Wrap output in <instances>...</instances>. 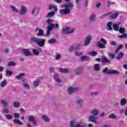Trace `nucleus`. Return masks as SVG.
Masks as SVG:
<instances>
[{"label": "nucleus", "mask_w": 127, "mask_h": 127, "mask_svg": "<svg viewBox=\"0 0 127 127\" xmlns=\"http://www.w3.org/2000/svg\"><path fill=\"white\" fill-rule=\"evenodd\" d=\"M74 4L72 2H69L63 5V7H64L65 9H61L60 10V14L62 15H67V14H70L71 9L73 8Z\"/></svg>", "instance_id": "nucleus-1"}, {"label": "nucleus", "mask_w": 127, "mask_h": 127, "mask_svg": "<svg viewBox=\"0 0 127 127\" xmlns=\"http://www.w3.org/2000/svg\"><path fill=\"white\" fill-rule=\"evenodd\" d=\"M31 41L32 43L34 42L35 43H36V44H37L39 47H44V46L45 45L46 39L32 37L31 38Z\"/></svg>", "instance_id": "nucleus-2"}, {"label": "nucleus", "mask_w": 127, "mask_h": 127, "mask_svg": "<svg viewBox=\"0 0 127 127\" xmlns=\"http://www.w3.org/2000/svg\"><path fill=\"white\" fill-rule=\"evenodd\" d=\"M102 73L108 75H120L121 74L120 71L115 69H109L108 67H106L103 69Z\"/></svg>", "instance_id": "nucleus-3"}, {"label": "nucleus", "mask_w": 127, "mask_h": 127, "mask_svg": "<svg viewBox=\"0 0 127 127\" xmlns=\"http://www.w3.org/2000/svg\"><path fill=\"white\" fill-rule=\"evenodd\" d=\"M77 122L75 120L71 121L69 123V126L70 127H86L87 125L83 122L80 121L77 124Z\"/></svg>", "instance_id": "nucleus-4"}, {"label": "nucleus", "mask_w": 127, "mask_h": 127, "mask_svg": "<svg viewBox=\"0 0 127 127\" xmlns=\"http://www.w3.org/2000/svg\"><path fill=\"white\" fill-rule=\"evenodd\" d=\"M75 31V28H72L71 27H64L62 31V34H71V33H74Z\"/></svg>", "instance_id": "nucleus-5"}, {"label": "nucleus", "mask_w": 127, "mask_h": 127, "mask_svg": "<svg viewBox=\"0 0 127 127\" xmlns=\"http://www.w3.org/2000/svg\"><path fill=\"white\" fill-rule=\"evenodd\" d=\"M59 28V24H54L52 25H49L47 27V34L46 35V36H49V35H50V33H51V30L53 29V28H55L56 29H57V28Z\"/></svg>", "instance_id": "nucleus-6"}, {"label": "nucleus", "mask_w": 127, "mask_h": 127, "mask_svg": "<svg viewBox=\"0 0 127 127\" xmlns=\"http://www.w3.org/2000/svg\"><path fill=\"white\" fill-rule=\"evenodd\" d=\"M119 31L120 33L123 35L118 36V38H127V34L126 33L125 28L120 27Z\"/></svg>", "instance_id": "nucleus-7"}, {"label": "nucleus", "mask_w": 127, "mask_h": 127, "mask_svg": "<svg viewBox=\"0 0 127 127\" xmlns=\"http://www.w3.org/2000/svg\"><path fill=\"white\" fill-rule=\"evenodd\" d=\"M80 88L76 87H70L68 88V93L71 95V94H73V93H75V92H77V91H79Z\"/></svg>", "instance_id": "nucleus-8"}, {"label": "nucleus", "mask_w": 127, "mask_h": 127, "mask_svg": "<svg viewBox=\"0 0 127 127\" xmlns=\"http://www.w3.org/2000/svg\"><path fill=\"white\" fill-rule=\"evenodd\" d=\"M22 52L23 53L25 56H26L27 57H29L32 55L31 52H30V50L29 49H23L22 50Z\"/></svg>", "instance_id": "nucleus-9"}, {"label": "nucleus", "mask_w": 127, "mask_h": 127, "mask_svg": "<svg viewBox=\"0 0 127 127\" xmlns=\"http://www.w3.org/2000/svg\"><path fill=\"white\" fill-rule=\"evenodd\" d=\"M28 120L29 122H31V123H33L34 126L35 127H37L38 125L36 123V120H35V117L33 116H30L28 117Z\"/></svg>", "instance_id": "nucleus-10"}, {"label": "nucleus", "mask_w": 127, "mask_h": 127, "mask_svg": "<svg viewBox=\"0 0 127 127\" xmlns=\"http://www.w3.org/2000/svg\"><path fill=\"white\" fill-rule=\"evenodd\" d=\"M101 62L103 64L107 65V64H111V60L107 59V57L103 56L101 60Z\"/></svg>", "instance_id": "nucleus-11"}, {"label": "nucleus", "mask_w": 127, "mask_h": 127, "mask_svg": "<svg viewBox=\"0 0 127 127\" xmlns=\"http://www.w3.org/2000/svg\"><path fill=\"white\" fill-rule=\"evenodd\" d=\"M18 12L20 14H21V15H24L25 14H26V12H27L26 7L22 6L21 8L20 9Z\"/></svg>", "instance_id": "nucleus-12"}, {"label": "nucleus", "mask_w": 127, "mask_h": 127, "mask_svg": "<svg viewBox=\"0 0 127 127\" xmlns=\"http://www.w3.org/2000/svg\"><path fill=\"white\" fill-rule=\"evenodd\" d=\"M97 119H98V118L96 116L90 115L88 118V121H90V122H91V123H93L94 124H97V123H98Z\"/></svg>", "instance_id": "nucleus-13"}, {"label": "nucleus", "mask_w": 127, "mask_h": 127, "mask_svg": "<svg viewBox=\"0 0 127 127\" xmlns=\"http://www.w3.org/2000/svg\"><path fill=\"white\" fill-rule=\"evenodd\" d=\"M41 119L42 120L45 122V123H50L51 119L50 118H49L48 116L45 115H42L41 116Z\"/></svg>", "instance_id": "nucleus-14"}, {"label": "nucleus", "mask_w": 127, "mask_h": 127, "mask_svg": "<svg viewBox=\"0 0 127 127\" xmlns=\"http://www.w3.org/2000/svg\"><path fill=\"white\" fill-rule=\"evenodd\" d=\"M35 32H38L37 34V36H42L44 34V31L39 28H37L35 30Z\"/></svg>", "instance_id": "nucleus-15"}, {"label": "nucleus", "mask_w": 127, "mask_h": 127, "mask_svg": "<svg viewBox=\"0 0 127 127\" xmlns=\"http://www.w3.org/2000/svg\"><path fill=\"white\" fill-rule=\"evenodd\" d=\"M43 50L41 48H39L38 50L36 49H34L32 50V52L34 55L37 56V55H39L40 53L42 52Z\"/></svg>", "instance_id": "nucleus-16"}, {"label": "nucleus", "mask_w": 127, "mask_h": 127, "mask_svg": "<svg viewBox=\"0 0 127 127\" xmlns=\"http://www.w3.org/2000/svg\"><path fill=\"white\" fill-rule=\"evenodd\" d=\"M91 39H92V36L89 35L86 37V38L84 42L85 46H88V45L90 44V42H91Z\"/></svg>", "instance_id": "nucleus-17"}, {"label": "nucleus", "mask_w": 127, "mask_h": 127, "mask_svg": "<svg viewBox=\"0 0 127 127\" xmlns=\"http://www.w3.org/2000/svg\"><path fill=\"white\" fill-rule=\"evenodd\" d=\"M81 74H83V68L82 67H79L75 69V75L79 76V75H81Z\"/></svg>", "instance_id": "nucleus-18"}, {"label": "nucleus", "mask_w": 127, "mask_h": 127, "mask_svg": "<svg viewBox=\"0 0 127 127\" xmlns=\"http://www.w3.org/2000/svg\"><path fill=\"white\" fill-rule=\"evenodd\" d=\"M54 78L57 83H61V82H62V80L59 78V75L57 73H55Z\"/></svg>", "instance_id": "nucleus-19"}, {"label": "nucleus", "mask_w": 127, "mask_h": 127, "mask_svg": "<svg viewBox=\"0 0 127 127\" xmlns=\"http://www.w3.org/2000/svg\"><path fill=\"white\" fill-rule=\"evenodd\" d=\"M119 13L118 12H116L115 13H113L112 12V14L110 16V18L111 19H116L118 16H119Z\"/></svg>", "instance_id": "nucleus-20"}, {"label": "nucleus", "mask_w": 127, "mask_h": 127, "mask_svg": "<svg viewBox=\"0 0 127 127\" xmlns=\"http://www.w3.org/2000/svg\"><path fill=\"white\" fill-rule=\"evenodd\" d=\"M90 114H91V115L92 116H94L95 117H97V116H98V115H99V110H98V109H93L92 111H91L90 112Z\"/></svg>", "instance_id": "nucleus-21"}, {"label": "nucleus", "mask_w": 127, "mask_h": 127, "mask_svg": "<svg viewBox=\"0 0 127 127\" xmlns=\"http://www.w3.org/2000/svg\"><path fill=\"white\" fill-rule=\"evenodd\" d=\"M80 60L81 61H90V58L88 56H82L80 57Z\"/></svg>", "instance_id": "nucleus-22"}, {"label": "nucleus", "mask_w": 127, "mask_h": 127, "mask_svg": "<svg viewBox=\"0 0 127 127\" xmlns=\"http://www.w3.org/2000/svg\"><path fill=\"white\" fill-rule=\"evenodd\" d=\"M25 76H26V74L25 73H21L18 76H16V78L18 79V80H20L22 79L23 77H25Z\"/></svg>", "instance_id": "nucleus-23"}, {"label": "nucleus", "mask_w": 127, "mask_h": 127, "mask_svg": "<svg viewBox=\"0 0 127 127\" xmlns=\"http://www.w3.org/2000/svg\"><path fill=\"white\" fill-rule=\"evenodd\" d=\"M120 23H115L113 24V29L115 31H119L120 28Z\"/></svg>", "instance_id": "nucleus-24"}, {"label": "nucleus", "mask_w": 127, "mask_h": 127, "mask_svg": "<svg viewBox=\"0 0 127 127\" xmlns=\"http://www.w3.org/2000/svg\"><path fill=\"white\" fill-rule=\"evenodd\" d=\"M40 84V80L37 79L35 80L33 83V86L35 88L38 87V85Z\"/></svg>", "instance_id": "nucleus-25"}, {"label": "nucleus", "mask_w": 127, "mask_h": 127, "mask_svg": "<svg viewBox=\"0 0 127 127\" xmlns=\"http://www.w3.org/2000/svg\"><path fill=\"white\" fill-rule=\"evenodd\" d=\"M127 100L125 98H123L121 99L120 101L121 106H126L127 105Z\"/></svg>", "instance_id": "nucleus-26"}, {"label": "nucleus", "mask_w": 127, "mask_h": 127, "mask_svg": "<svg viewBox=\"0 0 127 127\" xmlns=\"http://www.w3.org/2000/svg\"><path fill=\"white\" fill-rule=\"evenodd\" d=\"M97 46H98L99 48H106V46L101 42H97Z\"/></svg>", "instance_id": "nucleus-27"}, {"label": "nucleus", "mask_w": 127, "mask_h": 127, "mask_svg": "<svg viewBox=\"0 0 127 127\" xmlns=\"http://www.w3.org/2000/svg\"><path fill=\"white\" fill-rule=\"evenodd\" d=\"M113 22H109L107 23V27H108V30H113V28L112 26H113Z\"/></svg>", "instance_id": "nucleus-28"}, {"label": "nucleus", "mask_w": 127, "mask_h": 127, "mask_svg": "<svg viewBox=\"0 0 127 127\" xmlns=\"http://www.w3.org/2000/svg\"><path fill=\"white\" fill-rule=\"evenodd\" d=\"M9 7L11 8L12 11H13L14 12H18V10H17V8H16V7H15V6L10 5L9 6Z\"/></svg>", "instance_id": "nucleus-29"}, {"label": "nucleus", "mask_w": 127, "mask_h": 127, "mask_svg": "<svg viewBox=\"0 0 127 127\" xmlns=\"http://www.w3.org/2000/svg\"><path fill=\"white\" fill-rule=\"evenodd\" d=\"M14 124H17V125H19V126H22L23 125V123H22L20 121H19L18 119H14L13 120Z\"/></svg>", "instance_id": "nucleus-30"}, {"label": "nucleus", "mask_w": 127, "mask_h": 127, "mask_svg": "<svg viewBox=\"0 0 127 127\" xmlns=\"http://www.w3.org/2000/svg\"><path fill=\"white\" fill-rule=\"evenodd\" d=\"M94 69L95 71H100V69H101V68L100 67V64H94Z\"/></svg>", "instance_id": "nucleus-31"}, {"label": "nucleus", "mask_w": 127, "mask_h": 127, "mask_svg": "<svg viewBox=\"0 0 127 127\" xmlns=\"http://www.w3.org/2000/svg\"><path fill=\"white\" fill-rule=\"evenodd\" d=\"M0 103L1 104L3 107H7V106H8V103L3 100H1Z\"/></svg>", "instance_id": "nucleus-32"}, {"label": "nucleus", "mask_w": 127, "mask_h": 127, "mask_svg": "<svg viewBox=\"0 0 127 127\" xmlns=\"http://www.w3.org/2000/svg\"><path fill=\"white\" fill-rule=\"evenodd\" d=\"M23 87L25 88V89H27V90H30V86L29 84L26 82L23 83Z\"/></svg>", "instance_id": "nucleus-33"}, {"label": "nucleus", "mask_w": 127, "mask_h": 127, "mask_svg": "<svg viewBox=\"0 0 127 127\" xmlns=\"http://www.w3.org/2000/svg\"><path fill=\"white\" fill-rule=\"evenodd\" d=\"M53 8H55V10L56 11H57V10H58V9L57 8V6H55L53 5H50L49 7L48 8V9H49V10H51V9H53Z\"/></svg>", "instance_id": "nucleus-34"}, {"label": "nucleus", "mask_w": 127, "mask_h": 127, "mask_svg": "<svg viewBox=\"0 0 127 127\" xmlns=\"http://www.w3.org/2000/svg\"><path fill=\"white\" fill-rule=\"evenodd\" d=\"M54 22V20L52 19H48L47 20V23H48V25H53V23Z\"/></svg>", "instance_id": "nucleus-35"}, {"label": "nucleus", "mask_w": 127, "mask_h": 127, "mask_svg": "<svg viewBox=\"0 0 127 127\" xmlns=\"http://www.w3.org/2000/svg\"><path fill=\"white\" fill-rule=\"evenodd\" d=\"M20 105V103L19 102V101H14L13 102V107L14 108H18L19 106Z\"/></svg>", "instance_id": "nucleus-36"}, {"label": "nucleus", "mask_w": 127, "mask_h": 127, "mask_svg": "<svg viewBox=\"0 0 127 127\" xmlns=\"http://www.w3.org/2000/svg\"><path fill=\"white\" fill-rule=\"evenodd\" d=\"M48 42L49 43V44H53L54 43H56L57 41L56 39L52 38L49 40Z\"/></svg>", "instance_id": "nucleus-37"}, {"label": "nucleus", "mask_w": 127, "mask_h": 127, "mask_svg": "<svg viewBox=\"0 0 127 127\" xmlns=\"http://www.w3.org/2000/svg\"><path fill=\"white\" fill-rule=\"evenodd\" d=\"M7 83V81L6 80L2 81V82H1L0 87H1V88H4V87L6 86Z\"/></svg>", "instance_id": "nucleus-38"}, {"label": "nucleus", "mask_w": 127, "mask_h": 127, "mask_svg": "<svg viewBox=\"0 0 127 127\" xmlns=\"http://www.w3.org/2000/svg\"><path fill=\"white\" fill-rule=\"evenodd\" d=\"M11 75H12V72H11V71L9 70H7L6 71V74H5L6 77H9L11 76Z\"/></svg>", "instance_id": "nucleus-39"}, {"label": "nucleus", "mask_w": 127, "mask_h": 127, "mask_svg": "<svg viewBox=\"0 0 127 127\" xmlns=\"http://www.w3.org/2000/svg\"><path fill=\"white\" fill-rule=\"evenodd\" d=\"M124 53L121 52L120 53V54H118V56L117 57V59H118V60H120V59H122V58H123V57H124Z\"/></svg>", "instance_id": "nucleus-40"}, {"label": "nucleus", "mask_w": 127, "mask_h": 127, "mask_svg": "<svg viewBox=\"0 0 127 127\" xmlns=\"http://www.w3.org/2000/svg\"><path fill=\"white\" fill-rule=\"evenodd\" d=\"M90 21H94L96 20V15L92 14L90 17Z\"/></svg>", "instance_id": "nucleus-41"}, {"label": "nucleus", "mask_w": 127, "mask_h": 127, "mask_svg": "<svg viewBox=\"0 0 127 127\" xmlns=\"http://www.w3.org/2000/svg\"><path fill=\"white\" fill-rule=\"evenodd\" d=\"M60 72H61V73H68L69 69L67 68H61Z\"/></svg>", "instance_id": "nucleus-42"}, {"label": "nucleus", "mask_w": 127, "mask_h": 127, "mask_svg": "<svg viewBox=\"0 0 127 127\" xmlns=\"http://www.w3.org/2000/svg\"><path fill=\"white\" fill-rule=\"evenodd\" d=\"M123 47H124V46L123 45H119L117 50L115 52L116 54H117L118 53H119V51H120V49H123Z\"/></svg>", "instance_id": "nucleus-43"}, {"label": "nucleus", "mask_w": 127, "mask_h": 127, "mask_svg": "<svg viewBox=\"0 0 127 127\" xmlns=\"http://www.w3.org/2000/svg\"><path fill=\"white\" fill-rule=\"evenodd\" d=\"M112 15V12H108L105 14H103L102 16L101 17V18H104V17H106V16H108V15Z\"/></svg>", "instance_id": "nucleus-44"}, {"label": "nucleus", "mask_w": 127, "mask_h": 127, "mask_svg": "<svg viewBox=\"0 0 127 127\" xmlns=\"http://www.w3.org/2000/svg\"><path fill=\"white\" fill-rule=\"evenodd\" d=\"M55 13V12L54 11L49 12L47 15V17H51L54 15Z\"/></svg>", "instance_id": "nucleus-45"}, {"label": "nucleus", "mask_w": 127, "mask_h": 127, "mask_svg": "<svg viewBox=\"0 0 127 127\" xmlns=\"http://www.w3.org/2000/svg\"><path fill=\"white\" fill-rule=\"evenodd\" d=\"M13 118V116H12V115H10L9 114H7L5 116V119H7V120H12Z\"/></svg>", "instance_id": "nucleus-46"}, {"label": "nucleus", "mask_w": 127, "mask_h": 127, "mask_svg": "<svg viewBox=\"0 0 127 127\" xmlns=\"http://www.w3.org/2000/svg\"><path fill=\"white\" fill-rule=\"evenodd\" d=\"M2 113L3 114H8V113H9V110H8V109L7 108H4L2 110Z\"/></svg>", "instance_id": "nucleus-47"}, {"label": "nucleus", "mask_w": 127, "mask_h": 127, "mask_svg": "<svg viewBox=\"0 0 127 127\" xmlns=\"http://www.w3.org/2000/svg\"><path fill=\"white\" fill-rule=\"evenodd\" d=\"M88 54L91 56H96L98 53L97 52H90Z\"/></svg>", "instance_id": "nucleus-48"}, {"label": "nucleus", "mask_w": 127, "mask_h": 127, "mask_svg": "<svg viewBox=\"0 0 127 127\" xmlns=\"http://www.w3.org/2000/svg\"><path fill=\"white\" fill-rule=\"evenodd\" d=\"M108 56H109V57H110V58H111V59H114V58L116 57V55H115V54H112V53L108 54Z\"/></svg>", "instance_id": "nucleus-49"}, {"label": "nucleus", "mask_w": 127, "mask_h": 127, "mask_svg": "<svg viewBox=\"0 0 127 127\" xmlns=\"http://www.w3.org/2000/svg\"><path fill=\"white\" fill-rule=\"evenodd\" d=\"M82 103H83V99H78L75 102L76 105H80Z\"/></svg>", "instance_id": "nucleus-50"}, {"label": "nucleus", "mask_w": 127, "mask_h": 127, "mask_svg": "<svg viewBox=\"0 0 127 127\" xmlns=\"http://www.w3.org/2000/svg\"><path fill=\"white\" fill-rule=\"evenodd\" d=\"M7 65L9 67H10V66H15V63L13 62H10L8 63Z\"/></svg>", "instance_id": "nucleus-51"}, {"label": "nucleus", "mask_w": 127, "mask_h": 127, "mask_svg": "<svg viewBox=\"0 0 127 127\" xmlns=\"http://www.w3.org/2000/svg\"><path fill=\"white\" fill-rule=\"evenodd\" d=\"M83 54V52H79L78 51L75 52L74 55L75 56H81Z\"/></svg>", "instance_id": "nucleus-52"}, {"label": "nucleus", "mask_w": 127, "mask_h": 127, "mask_svg": "<svg viewBox=\"0 0 127 127\" xmlns=\"http://www.w3.org/2000/svg\"><path fill=\"white\" fill-rule=\"evenodd\" d=\"M109 118L115 120V119H117V116L115 114H111L109 116Z\"/></svg>", "instance_id": "nucleus-53"}, {"label": "nucleus", "mask_w": 127, "mask_h": 127, "mask_svg": "<svg viewBox=\"0 0 127 127\" xmlns=\"http://www.w3.org/2000/svg\"><path fill=\"white\" fill-rule=\"evenodd\" d=\"M90 95L91 96H98V95H99V92H91L90 93Z\"/></svg>", "instance_id": "nucleus-54"}, {"label": "nucleus", "mask_w": 127, "mask_h": 127, "mask_svg": "<svg viewBox=\"0 0 127 127\" xmlns=\"http://www.w3.org/2000/svg\"><path fill=\"white\" fill-rule=\"evenodd\" d=\"M14 117L15 119H19L20 115L18 113H14Z\"/></svg>", "instance_id": "nucleus-55"}, {"label": "nucleus", "mask_w": 127, "mask_h": 127, "mask_svg": "<svg viewBox=\"0 0 127 127\" xmlns=\"http://www.w3.org/2000/svg\"><path fill=\"white\" fill-rule=\"evenodd\" d=\"M36 12V8H34L31 12V14L32 15H35V13Z\"/></svg>", "instance_id": "nucleus-56"}, {"label": "nucleus", "mask_w": 127, "mask_h": 127, "mask_svg": "<svg viewBox=\"0 0 127 127\" xmlns=\"http://www.w3.org/2000/svg\"><path fill=\"white\" fill-rule=\"evenodd\" d=\"M100 41H101V42H103V44L104 45H107V41H106V40H105V39L101 38Z\"/></svg>", "instance_id": "nucleus-57"}, {"label": "nucleus", "mask_w": 127, "mask_h": 127, "mask_svg": "<svg viewBox=\"0 0 127 127\" xmlns=\"http://www.w3.org/2000/svg\"><path fill=\"white\" fill-rule=\"evenodd\" d=\"M76 49H77V48L72 46L69 49V51H70V52H72V51H73V50H76Z\"/></svg>", "instance_id": "nucleus-58"}, {"label": "nucleus", "mask_w": 127, "mask_h": 127, "mask_svg": "<svg viewBox=\"0 0 127 127\" xmlns=\"http://www.w3.org/2000/svg\"><path fill=\"white\" fill-rule=\"evenodd\" d=\"M61 58V55H57V56L55 57V59L56 60H59Z\"/></svg>", "instance_id": "nucleus-59"}, {"label": "nucleus", "mask_w": 127, "mask_h": 127, "mask_svg": "<svg viewBox=\"0 0 127 127\" xmlns=\"http://www.w3.org/2000/svg\"><path fill=\"white\" fill-rule=\"evenodd\" d=\"M27 127H31V123L28 122L26 124Z\"/></svg>", "instance_id": "nucleus-60"}, {"label": "nucleus", "mask_w": 127, "mask_h": 127, "mask_svg": "<svg viewBox=\"0 0 127 127\" xmlns=\"http://www.w3.org/2000/svg\"><path fill=\"white\" fill-rule=\"evenodd\" d=\"M101 3L100 2H97L96 4V7H100L101 6Z\"/></svg>", "instance_id": "nucleus-61"}, {"label": "nucleus", "mask_w": 127, "mask_h": 127, "mask_svg": "<svg viewBox=\"0 0 127 127\" xmlns=\"http://www.w3.org/2000/svg\"><path fill=\"white\" fill-rule=\"evenodd\" d=\"M55 1L57 3H61V2H62V0H55Z\"/></svg>", "instance_id": "nucleus-62"}, {"label": "nucleus", "mask_w": 127, "mask_h": 127, "mask_svg": "<svg viewBox=\"0 0 127 127\" xmlns=\"http://www.w3.org/2000/svg\"><path fill=\"white\" fill-rule=\"evenodd\" d=\"M111 45L115 46L117 44L116 43V42L112 41L111 42Z\"/></svg>", "instance_id": "nucleus-63"}, {"label": "nucleus", "mask_w": 127, "mask_h": 127, "mask_svg": "<svg viewBox=\"0 0 127 127\" xmlns=\"http://www.w3.org/2000/svg\"><path fill=\"white\" fill-rule=\"evenodd\" d=\"M50 72H54V67H51V68H50Z\"/></svg>", "instance_id": "nucleus-64"}]
</instances>
